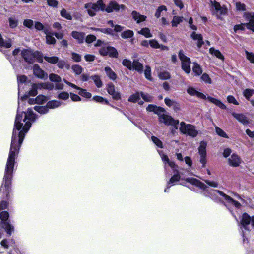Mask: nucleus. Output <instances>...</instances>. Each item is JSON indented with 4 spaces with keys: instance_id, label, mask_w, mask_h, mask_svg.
Returning <instances> with one entry per match:
<instances>
[{
    "instance_id": "f257e3e1",
    "label": "nucleus",
    "mask_w": 254,
    "mask_h": 254,
    "mask_svg": "<svg viewBox=\"0 0 254 254\" xmlns=\"http://www.w3.org/2000/svg\"><path fill=\"white\" fill-rule=\"evenodd\" d=\"M39 89L37 83L33 84L28 93L23 96H19L17 113L15 118L14 127L12 136L9 153L5 165L3 183L0 190H11V180L15 159L18 156L20 147L23 142L25 134L31 127L32 123L38 118L31 109H28L26 112L22 111V102L24 101L28 96H35L37 95V90Z\"/></svg>"
},
{
    "instance_id": "f03ea898",
    "label": "nucleus",
    "mask_w": 254,
    "mask_h": 254,
    "mask_svg": "<svg viewBox=\"0 0 254 254\" xmlns=\"http://www.w3.org/2000/svg\"><path fill=\"white\" fill-rule=\"evenodd\" d=\"M111 3H110L108 6L106 7L103 0H99L96 3H88L85 4V8L87 9L88 14L90 16H94L96 13L99 11H106L108 13L111 12Z\"/></svg>"
},
{
    "instance_id": "7ed1b4c3",
    "label": "nucleus",
    "mask_w": 254,
    "mask_h": 254,
    "mask_svg": "<svg viewBox=\"0 0 254 254\" xmlns=\"http://www.w3.org/2000/svg\"><path fill=\"white\" fill-rule=\"evenodd\" d=\"M21 54L25 61L29 64H33L35 61L39 63L43 62V57L39 52L24 49Z\"/></svg>"
},
{
    "instance_id": "20e7f679",
    "label": "nucleus",
    "mask_w": 254,
    "mask_h": 254,
    "mask_svg": "<svg viewBox=\"0 0 254 254\" xmlns=\"http://www.w3.org/2000/svg\"><path fill=\"white\" fill-rule=\"evenodd\" d=\"M244 17L248 22L235 25L234 27V31L236 32L239 30H244L245 27L254 31V13L246 12L244 14Z\"/></svg>"
},
{
    "instance_id": "39448f33",
    "label": "nucleus",
    "mask_w": 254,
    "mask_h": 254,
    "mask_svg": "<svg viewBox=\"0 0 254 254\" xmlns=\"http://www.w3.org/2000/svg\"><path fill=\"white\" fill-rule=\"evenodd\" d=\"M9 217V213L6 211H3L0 214V226L5 231L8 236H11L14 231V227L8 221Z\"/></svg>"
},
{
    "instance_id": "423d86ee",
    "label": "nucleus",
    "mask_w": 254,
    "mask_h": 254,
    "mask_svg": "<svg viewBox=\"0 0 254 254\" xmlns=\"http://www.w3.org/2000/svg\"><path fill=\"white\" fill-rule=\"evenodd\" d=\"M179 130L182 134L190 136L192 137H195L198 134V131L196 129L194 126L191 124H186L184 122L180 123Z\"/></svg>"
},
{
    "instance_id": "0eeeda50",
    "label": "nucleus",
    "mask_w": 254,
    "mask_h": 254,
    "mask_svg": "<svg viewBox=\"0 0 254 254\" xmlns=\"http://www.w3.org/2000/svg\"><path fill=\"white\" fill-rule=\"evenodd\" d=\"M250 224H251L252 226L254 227V216L251 217L247 213H244L240 220L241 229L250 231L249 227Z\"/></svg>"
},
{
    "instance_id": "6e6552de",
    "label": "nucleus",
    "mask_w": 254,
    "mask_h": 254,
    "mask_svg": "<svg viewBox=\"0 0 254 254\" xmlns=\"http://www.w3.org/2000/svg\"><path fill=\"white\" fill-rule=\"evenodd\" d=\"M158 120L160 123H163L167 126H174L176 129L177 128V125L179 124V121L178 120H175L171 116L165 114H160Z\"/></svg>"
},
{
    "instance_id": "1a4fd4ad",
    "label": "nucleus",
    "mask_w": 254,
    "mask_h": 254,
    "mask_svg": "<svg viewBox=\"0 0 254 254\" xmlns=\"http://www.w3.org/2000/svg\"><path fill=\"white\" fill-rule=\"evenodd\" d=\"M179 57L182 63V68L187 74L190 73V58L186 57L183 53L182 50H180L179 52Z\"/></svg>"
},
{
    "instance_id": "9d476101",
    "label": "nucleus",
    "mask_w": 254,
    "mask_h": 254,
    "mask_svg": "<svg viewBox=\"0 0 254 254\" xmlns=\"http://www.w3.org/2000/svg\"><path fill=\"white\" fill-rule=\"evenodd\" d=\"M207 143L206 141H201L198 148L199 154L200 156V162L203 167H205L206 164V150Z\"/></svg>"
},
{
    "instance_id": "9b49d317",
    "label": "nucleus",
    "mask_w": 254,
    "mask_h": 254,
    "mask_svg": "<svg viewBox=\"0 0 254 254\" xmlns=\"http://www.w3.org/2000/svg\"><path fill=\"white\" fill-rule=\"evenodd\" d=\"M33 74L36 77L45 80L48 78V74L45 72L38 64H35L33 67Z\"/></svg>"
},
{
    "instance_id": "f8f14e48",
    "label": "nucleus",
    "mask_w": 254,
    "mask_h": 254,
    "mask_svg": "<svg viewBox=\"0 0 254 254\" xmlns=\"http://www.w3.org/2000/svg\"><path fill=\"white\" fill-rule=\"evenodd\" d=\"M64 83H66L67 85L71 86V87H72L74 89L79 90V91L78 92V94L80 95H81L85 98H90L91 97V96H92L91 94L89 92H88L86 91V90L83 89L81 88H79L78 86H77L76 85L67 81L65 79H64Z\"/></svg>"
},
{
    "instance_id": "ddd939ff",
    "label": "nucleus",
    "mask_w": 254,
    "mask_h": 254,
    "mask_svg": "<svg viewBox=\"0 0 254 254\" xmlns=\"http://www.w3.org/2000/svg\"><path fill=\"white\" fill-rule=\"evenodd\" d=\"M12 45V39L7 37L3 38L0 33V50L2 51V48H9Z\"/></svg>"
},
{
    "instance_id": "4468645a",
    "label": "nucleus",
    "mask_w": 254,
    "mask_h": 254,
    "mask_svg": "<svg viewBox=\"0 0 254 254\" xmlns=\"http://www.w3.org/2000/svg\"><path fill=\"white\" fill-rule=\"evenodd\" d=\"M229 164L233 167H238L242 163V160L236 154H233L228 159Z\"/></svg>"
},
{
    "instance_id": "2eb2a0df",
    "label": "nucleus",
    "mask_w": 254,
    "mask_h": 254,
    "mask_svg": "<svg viewBox=\"0 0 254 254\" xmlns=\"http://www.w3.org/2000/svg\"><path fill=\"white\" fill-rule=\"evenodd\" d=\"M211 3L212 6L215 8V14L218 17V18H220L221 15H224L226 13V9L224 8L221 7L218 2L214 1Z\"/></svg>"
},
{
    "instance_id": "dca6fc26",
    "label": "nucleus",
    "mask_w": 254,
    "mask_h": 254,
    "mask_svg": "<svg viewBox=\"0 0 254 254\" xmlns=\"http://www.w3.org/2000/svg\"><path fill=\"white\" fill-rule=\"evenodd\" d=\"M232 115L234 118L243 125H247L249 123V119L243 114L232 113Z\"/></svg>"
},
{
    "instance_id": "f3484780",
    "label": "nucleus",
    "mask_w": 254,
    "mask_h": 254,
    "mask_svg": "<svg viewBox=\"0 0 254 254\" xmlns=\"http://www.w3.org/2000/svg\"><path fill=\"white\" fill-rule=\"evenodd\" d=\"M217 192L219 193L220 195L224 197V200H226L228 203L233 205L237 208H239L241 206V204L239 202L233 200L229 196L225 194L223 192L220 190H217Z\"/></svg>"
},
{
    "instance_id": "a211bd4d",
    "label": "nucleus",
    "mask_w": 254,
    "mask_h": 254,
    "mask_svg": "<svg viewBox=\"0 0 254 254\" xmlns=\"http://www.w3.org/2000/svg\"><path fill=\"white\" fill-rule=\"evenodd\" d=\"M164 102L166 105L169 107L172 108L174 110L179 111L180 110V104L176 101L171 100L169 98H166L164 99Z\"/></svg>"
},
{
    "instance_id": "6ab92c4d",
    "label": "nucleus",
    "mask_w": 254,
    "mask_h": 254,
    "mask_svg": "<svg viewBox=\"0 0 254 254\" xmlns=\"http://www.w3.org/2000/svg\"><path fill=\"white\" fill-rule=\"evenodd\" d=\"M187 93L191 96H196L198 98H200L201 99H206V95H205L204 94H203L202 93H200V92L197 91V90H196L195 89H194L193 87H189L187 89Z\"/></svg>"
},
{
    "instance_id": "aec40b11",
    "label": "nucleus",
    "mask_w": 254,
    "mask_h": 254,
    "mask_svg": "<svg viewBox=\"0 0 254 254\" xmlns=\"http://www.w3.org/2000/svg\"><path fill=\"white\" fill-rule=\"evenodd\" d=\"M71 36L78 43L81 44L84 42L85 38L84 33L73 31L71 32Z\"/></svg>"
},
{
    "instance_id": "412c9836",
    "label": "nucleus",
    "mask_w": 254,
    "mask_h": 254,
    "mask_svg": "<svg viewBox=\"0 0 254 254\" xmlns=\"http://www.w3.org/2000/svg\"><path fill=\"white\" fill-rule=\"evenodd\" d=\"M146 110L149 112H153L154 113L159 115L160 113H163L165 110L163 108L160 107H157L156 105L153 104L149 105L147 108Z\"/></svg>"
},
{
    "instance_id": "4be33fe9",
    "label": "nucleus",
    "mask_w": 254,
    "mask_h": 254,
    "mask_svg": "<svg viewBox=\"0 0 254 254\" xmlns=\"http://www.w3.org/2000/svg\"><path fill=\"white\" fill-rule=\"evenodd\" d=\"M186 181L189 182L192 185L196 186L202 189H205L206 186L205 184L200 182L198 180L194 178H187Z\"/></svg>"
},
{
    "instance_id": "5701e85b",
    "label": "nucleus",
    "mask_w": 254,
    "mask_h": 254,
    "mask_svg": "<svg viewBox=\"0 0 254 254\" xmlns=\"http://www.w3.org/2000/svg\"><path fill=\"white\" fill-rule=\"evenodd\" d=\"M191 37L195 41H197V45L198 48L201 47L204 44L202 36L200 34H197L195 32H193L191 34Z\"/></svg>"
},
{
    "instance_id": "b1692460",
    "label": "nucleus",
    "mask_w": 254,
    "mask_h": 254,
    "mask_svg": "<svg viewBox=\"0 0 254 254\" xmlns=\"http://www.w3.org/2000/svg\"><path fill=\"white\" fill-rule=\"evenodd\" d=\"M17 82H18V90H19V96H20V89L22 87V85L23 84L25 85L27 84L28 83L27 82V77L25 75H18L17 76Z\"/></svg>"
},
{
    "instance_id": "393cba45",
    "label": "nucleus",
    "mask_w": 254,
    "mask_h": 254,
    "mask_svg": "<svg viewBox=\"0 0 254 254\" xmlns=\"http://www.w3.org/2000/svg\"><path fill=\"white\" fill-rule=\"evenodd\" d=\"M131 14L132 18L136 21L137 23H139L145 21L146 18L145 16L140 14L136 11H133Z\"/></svg>"
},
{
    "instance_id": "a878e982",
    "label": "nucleus",
    "mask_w": 254,
    "mask_h": 254,
    "mask_svg": "<svg viewBox=\"0 0 254 254\" xmlns=\"http://www.w3.org/2000/svg\"><path fill=\"white\" fill-rule=\"evenodd\" d=\"M126 9L125 5L123 4H119L116 1H112V11L122 12Z\"/></svg>"
},
{
    "instance_id": "bb28decb",
    "label": "nucleus",
    "mask_w": 254,
    "mask_h": 254,
    "mask_svg": "<svg viewBox=\"0 0 254 254\" xmlns=\"http://www.w3.org/2000/svg\"><path fill=\"white\" fill-rule=\"evenodd\" d=\"M61 105V102L60 101L55 100L49 101L46 104V106L48 109H54L57 108L60 106Z\"/></svg>"
},
{
    "instance_id": "cd10ccee",
    "label": "nucleus",
    "mask_w": 254,
    "mask_h": 254,
    "mask_svg": "<svg viewBox=\"0 0 254 254\" xmlns=\"http://www.w3.org/2000/svg\"><path fill=\"white\" fill-rule=\"evenodd\" d=\"M206 99H207L210 102L213 103V104L219 107L221 109H225L226 108V106L219 100L209 96L207 97Z\"/></svg>"
},
{
    "instance_id": "c85d7f7f",
    "label": "nucleus",
    "mask_w": 254,
    "mask_h": 254,
    "mask_svg": "<svg viewBox=\"0 0 254 254\" xmlns=\"http://www.w3.org/2000/svg\"><path fill=\"white\" fill-rule=\"evenodd\" d=\"M206 99H207L210 102L213 103V104L219 107L221 109H225L226 108V106L219 100L209 96L207 97Z\"/></svg>"
},
{
    "instance_id": "c756f323",
    "label": "nucleus",
    "mask_w": 254,
    "mask_h": 254,
    "mask_svg": "<svg viewBox=\"0 0 254 254\" xmlns=\"http://www.w3.org/2000/svg\"><path fill=\"white\" fill-rule=\"evenodd\" d=\"M132 69H134L139 73H142L143 71V64L136 60L133 61L132 62Z\"/></svg>"
},
{
    "instance_id": "7c9ffc66",
    "label": "nucleus",
    "mask_w": 254,
    "mask_h": 254,
    "mask_svg": "<svg viewBox=\"0 0 254 254\" xmlns=\"http://www.w3.org/2000/svg\"><path fill=\"white\" fill-rule=\"evenodd\" d=\"M174 174L172 176V177L170 179L169 181H168V185H170L171 186H173L174 185V183L178 182L181 178V176L179 174V172H178L177 173H174Z\"/></svg>"
},
{
    "instance_id": "2f4dec72",
    "label": "nucleus",
    "mask_w": 254,
    "mask_h": 254,
    "mask_svg": "<svg viewBox=\"0 0 254 254\" xmlns=\"http://www.w3.org/2000/svg\"><path fill=\"white\" fill-rule=\"evenodd\" d=\"M99 53L101 55L106 56L109 55L111 56V48L109 46H105L102 47L99 50Z\"/></svg>"
},
{
    "instance_id": "473e14b6",
    "label": "nucleus",
    "mask_w": 254,
    "mask_h": 254,
    "mask_svg": "<svg viewBox=\"0 0 254 254\" xmlns=\"http://www.w3.org/2000/svg\"><path fill=\"white\" fill-rule=\"evenodd\" d=\"M40 89H44L51 90L54 88L53 84L50 82L37 83Z\"/></svg>"
},
{
    "instance_id": "72a5a7b5",
    "label": "nucleus",
    "mask_w": 254,
    "mask_h": 254,
    "mask_svg": "<svg viewBox=\"0 0 254 254\" xmlns=\"http://www.w3.org/2000/svg\"><path fill=\"white\" fill-rule=\"evenodd\" d=\"M90 78H91L94 81L95 84L98 88H101L102 86L103 83L101 78L99 75H92L90 77Z\"/></svg>"
},
{
    "instance_id": "f704fd0d",
    "label": "nucleus",
    "mask_w": 254,
    "mask_h": 254,
    "mask_svg": "<svg viewBox=\"0 0 254 254\" xmlns=\"http://www.w3.org/2000/svg\"><path fill=\"white\" fill-rule=\"evenodd\" d=\"M34 110L41 114H45L47 113L49 110L47 106H35L34 108Z\"/></svg>"
},
{
    "instance_id": "c9c22d12",
    "label": "nucleus",
    "mask_w": 254,
    "mask_h": 254,
    "mask_svg": "<svg viewBox=\"0 0 254 254\" xmlns=\"http://www.w3.org/2000/svg\"><path fill=\"white\" fill-rule=\"evenodd\" d=\"M193 64L192 71L195 75L198 76L201 75L202 73V69L201 66L196 63H193Z\"/></svg>"
},
{
    "instance_id": "e433bc0d",
    "label": "nucleus",
    "mask_w": 254,
    "mask_h": 254,
    "mask_svg": "<svg viewBox=\"0 0 254 254\" xmlns=\"http://www.w3.org/2000/svg\"><path fill=\"white\" fill-rule=\"evenodd\" d=\"M209 52L211 54L216 56L217 58H219V59H221V60L224 59V56L221 53V52L218 50H216L213 48H211L209 49Z\"/></svg>"
},
{
    "instance_id": "4c0bfd02",
    "label": "nucleus",
    "mask_w": 254,
    "mask_h": 254,
    "mask_svg": "<svg viewBox=\"0 0 254 254\" xmlns=\"http://www.w3.org/2000/svg\"><path fill=\"white\" fill-rule=\"evenodd\" d=\"M138 32L139 34L144 36L146 38H150L152 37V35L150 32V30L148 28H142Z\"/></svg>"
},
{
    "instance_id": "58836bf2",
    "label": "nucleus",
    "mask_w": 254,
    "mask_h": 254,
    "mask_svg": "<svg viewBox=\"0 0 254 254\" xmlns=\"http://www.w3.org/2000/svg\"><path fill=\"white\" fill-rule=\"evenodd\" d=\"M183 18L178 16H175L173 17V19L171 21L172 26L176 27L178 24L182 22Z\"/></svg>"
},
{
    "instance_id": "ea45409f",
    "label": "nucleus",
    "mask_w": 254,
    "mask_h": 254,
    "mask_svg": "<svg viewBox=\"0 0 254 254\" xmlns=\"http://www.w3.org/2000/svg\"><path fill=\"white\" fill-rule=\"evenodd\" d=\"M167 9L166 7L164 5H161L157 8L156 10L155 16L157 18H158L161 15V13L163 11H166Z\"/></svg>"
},
{
    "instance_id": "a19ab883",
    "label": "nucleus",
    "mask_w": 254,
    "mask_h": 254,
    "mask_svg": "<svg viewBox=\"0 0 254 254\" xmlns=\"http://www.w3.org/2000/svg\"><path fill=\"white\" fill-rule=\"evenodd\" d=\"M48 100V98L43 95H39L36 97V102L37 104H42Z\"/></svg>"
},
{
    "instance_id": "79ce46f5",
    "label": "nucleus",
    "mask_w": 254,
    "mask_h": 254,
    "mask_svg": "<svg viewBox=\"0 0 254 254\" xmlns=\"http://www.w3.org/2000/svg\"><path fill=\"white\" fill-rule=\"evenodd\" d=\"M53 36H54V35H53V33L51 34H47V35L46 36V43L48 44H55L56 40Z\"/></svg>"
},
{
    "instance_id": "37998d69",
    "label": "nucleus",
    "mask_w": 254,
    "mask_h": 254,
    "mask_svg": "<svg viewBox=\"0 0 254 254\" xmlns=\"http://www.w3.org/2000/svg\"><path fill=\"white\" fill-rule=\"evenodd\" d=\"M44 59L48 62L49 63L51 64H56L58 62L59 59L56 56H53V57H48V56H45L44 57Z\"/></svg>"
},
{
    "instance_id": "c03bdc74",
    "label": "nucleus",
    "mask_w": 254,
    "mask_h": 254,
    "mask_svg": "<svg viewBox=\"0 0 254 254\" xmlns=\"http://www.w3.org/2000/svg\"><path fill=\"white\" fill-rule=\"evenodd\" d=\"M49 79L51 81L54 82H60L61 78L57 74L51 73L49 75Z\"/></svg>"
},
{
    "instance_id": "a18cd8bd",
    "label": "nucleus",
    "mask_w": 254,
    "mask_h": 254,
    "mask_svg": "<svg viewBox=\"0 0 254 254\" xmlns=\"http://www.w3.org/2000/svg\"><path fill=\"white\" fill-rule=\"evenodd\" d=\"M93 99L94 101L97 102L101 103L104 104H109V101L107 99L103 98L101 96H95L93 97Z\"/></svg>"
},
{
    "instance_id": "49530a36",
    "label": "nucleus",
    "mask_w": 254,
    "mask_h": 254,
    "mask_svg": "<svg viewBox=\"0 0 254 254\" xmlns=\"http://www.w3.org/2000/svg\"><path fill=\"white\" fill-rule=\"evenodd\" d=\"M158 77L161 80H167L170 78L171 76L168 72L163 71L158 74Z\"/></svg>"
},
{
    "instance_id": "de8ad7c7",
    "label": "nucleus",
    "mask_w": 254,
    "mask_h": 254,
    "mask_svg": "<svg viewBox=\"0 0 254 254\" xmlns=\"http://www.w3.org/2000/svg\"><path fill=\"white\" fill-rule=\"evenodd\" d=\"M215 131H216V133L219 136L224 137V138H228V136L227 135V134L222 129L218 127H215Z\"/></svg>"
},
{
    "instance_id": "09e8293b",
    "label": "nucleus",
    "mask_w": 254,
    "mask_h": 254,
    "mask_svg": "<svg viewBox=\"0 0 254 254\" xmlns=\"http://www.w3.org/2000/svg\"><path fill=\"white\" fill-rule=\"evenodd\" d=\"M254 93V90L253 89H246L243 92V95L245 97L249 100L250 98L252 96V95Z\"/></svg>"
},
{
    "instance_id": "8fccbe9b",
    "label": "nucleus",
    "mask_w": 254,
    "mask_h": 254,
    "mask_svg": "<svg viewBox=\"0 0 254 254\" xmlns=\"http://www.w3.org/2000/svg\"><path fill=\"white\" fill-rule=\"evenodd\" d=\"M61 15L64 17L66 18L67 20H71L72 17L70 14L65 9H63L61 11Z\"/></svg>"
},
{
    "instance_id": "3c124183",
    "label": "nucleus",
    "mask_w": 254,
    "mask_h": 254,
    "mask_svg": "<svg viewBox=\"0 0 254 254\" xmlns=\"http://www.w3.org/2000/svg\"><path fill=\"white\" fill-rule=\"evenodd\" d=\"M133 35V32L129 30L125 31L121 34V36L123 38H129L132 37Z\"/></svg>"
},
{
    "instance_id": "603ef678",
    "label": "nucleus",
    "mask_w": 254,
    "mask_h": 254,
    "mask_svg": "<svg viewBox=\"0 0 254 254\" xmlns=\"http://www.w3.org/2000/svg\"><path fill=\"white\" fill-rule=\"evenodd\" d=\"M122 64L128 69H132V63L130 60L127 59H124L122 62Z\"/></svg>"
},
{
    "instance_id": "864d4df0",
    "label": "nucleus",
    "mask_w": 254,
    "mask_h": 254,
    "mask_svg": "<svg viewBox=\"0 0 254 254\" xmlns=\"http://www.w3.org/2000/svg\"><path fill=\"white\" fill-rule=\"evenodd\" d=\"M245 54L247 59L251 63L254 64V54L252 52H249L247 50L245 51Z\"/></svg>"
},
{
    "instance_id": "5fc2aeb1",
    "label": "nucleus",
    "mask_w": 254,
    "mask_h": 254,
    "mask_svg": "<svg viewBox=\"0 0 254 254\" xmlns=\"http://www.w3.org/2000/svg\"><path fill=\"white\" fill-rule=\"evenodd\" d=\"M152 141L153 143L159 148H162L163 147V144L161 141L158 138L155 136H152L151 137Z\"/></svg>"
},
{
    "instance_id": "6e6d98bb",
    "label": "nucleus",
    "mask_w": 254,
    "mask_h": 254,
    "mask_svg": "<svg viewBox=\"0 0 254 254\" xmlns=\"http://www.w3.org/2000/svg\"><path fill=\"white\" fill-rule=\"evenodd\" d=\"M72 69L74 72L77 74L79 75L82 72V68L81 66L78 65H74L72 66Z\"/></svg>"
},
{
    "instance_id": "4d7b16f0",
    "label": "nucleus",
    "mask_w": 254,
    "mask_h": 254,
    "mask_svg": "<svg viewBox=\"0 0 254 254\" xmlns=\"http://www.w3.org/2000/svg\"><path fill=\"white\" fill-rule=\"evenodd\" d=\"M167 163L172 169L174 173H177L178 172H179V167L176 164V163L170 160L169 162H167Z\"/></svg>"
},
{
    "instance_id": "13d9d810",
    "label": "nucleus",
    "mask_w": 254,
    "mask_h": 254,
    "mask_svg": "<svg viewBox=\"0 0 254 254\" xmlns=\"http://www.w3.org/2000/svg\"><path fill=\"white\" fill-rule=\"evenodd\" d=\"M144 75L145 77L149 80H151V68L149 66H145V69L144 71Z\"/></svg>"
},
{
    "instance_id": "bf43d9fd",
    "label": "nucleus",
    "mask_w": 254,
    "mask_h": 254,
    "mask_svg": "<svg viewBox=\"0 0 254 254\" xmlns=\"http://www.w3.org/2000/svg\"><path fill=\"white\" fill-rule=\"evenodd\" d=\"M9 26L11 28H14L17 26L18 21L15 18H9L8 19Z\"/></svg>"
},
{
    "instance_id": "052dcab7",
    "label": "nucleus",
    "mask_w": 254,
    "mask_h": 254,
    "mask_svg": "<svg viewBox=\"0 0 254 254\" xmlns=\"http://www.w3.org/2000/svg\"><path fill=\"white\" fill-rule=\"evenodd\" d=\"M23 25L27 28H32L34 25V22L31 19H25L23 21Z\"/></svg>"
},
{
    "instance_id": "680f3d73",
    "label": "nucleus",
    "mask_w": 254,
    "mask_h": 254,
    "mask_svg": "<svg viewBox=\"0 0 254 254\" xmlns=\"http://www.w3.org/2000/svg\"><path fill=\"white\" fill-rule=\"evenodd\" d=\"M235 6L236 9L239 11H245L246 9V5L244 4L241 3L240 2H236Z\"/></svg>"
},
{
    "instance_id": "e2e57ef3",
    "label": "nucleus",
    "mask_w": 254,
    "mask_h": 254,
    "mask_svg": "<svg viewBox=\"0 0 254 254\" xmlns=\"http://www.w3.org/2000/svg\"><path fill=\"white\" fill-rule=\"evenodd\" d=\"M92 29L100 31L104 34H110L111 33V30L110 28H92Z\"/></svg>"
},
{
    "instance_id": "0e129e2a",
    "label": "nucleus",
    "mask_w": 254,
    "mask_h": 254,
    "mask_svg": "<svg viewBox=\"0 0 254 254\" xmlns=\"http://www.w3.org/2000/svg\"><path fill=\"white\" fill-rule=\"evenodd\" d=\"M141 96L142 98L146 102H151L153 100L152 96L148 94H145L141 92Z\"/></svg>"
},
{
    "instance_id": "69168bd1",
    "label": "nucleus",
    "mask_w": 254,
    "mask_h": 254,
    "mask_svg": "<svg viewBox=\"0 0 254 254\" xmlns=\"http://www.w3.org/2000/svg\"><path fill=\"white\" fill-rule=\"evenodd\" d=\"M228 102L230 103H233L234 105H238L239 104V102L236 100L235 97L231 95H229L227 97Z\"/></svg>"
},
{
    "instance_id": "338daca9",
    "label": "nucleus",
    "mask_w": 254,
    "mask_h": 254,
    "mask_svg": "<svg viewBox=\"0 0 254 254\" xmlns=\"http://www.w3.org/2000/svg\"><path fill=\"white\" fill-rule=\"evenodd\" d=\"M149 45L153 48L158 49L159 47V43L155 39L149 40Z\"/></svg>"
},
{
    "instance_id": "774afa93",
    "label": "nucleus",
    "mask_w": 254,
    "mask_h": 254,
    "mask_svg": "<svg viewBox=\"0 0 254 254\" xmlns=\"http://www.w3.org/2000/svg\"><path fill=\"white\" fill-rule=\"evenodd\" d=\"M139 99V94L138 93H136L131 95L128 101L131 102H135Z\"/></svg>"
}]
</instances>
